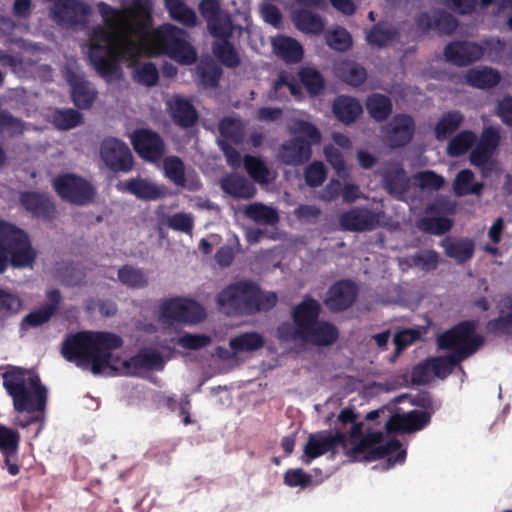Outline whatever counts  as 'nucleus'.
<instances>
[{
	"label": "nucleus",
	"mask_w": 512,
	"mask_h": 512,
	"mask_svg": "<svg viewBox=\"0 0 512 512\" xmlns=\"http://www.w3.org/2000/svg\"><path fill=\"white\" fill-rule=\"evenodd\" d=\"M198 10L213 37H232L233 22L229 14L222 10L219 0H201Z\"/></svg>",
	"instance_id": "obj_11"
},
{
	"label": "nucleus",
	"mask_w": 512,
	"mask_h": 512,
	"mask_svg": "<svg viewBox=\"0 0 512 512\" xmlns=\"http://www.w3.org/2000/svg\"><path fill=\"white\" fill-rule=\"evenodd\" d=\"M221 187L224 192L235 198L251 199L257 192L254 184L238 174H230L223 178Z\"/></svg>",
	"instance_id": "obj_32"
},
{
	"label": "nucleus",
	"mask_w": 512,
	"mask_h": 512,
	"mask_svg": "<svg viewBox=\"0 0 512 512\" xmlns=\"http://www.w3.org/2000/svg\"><path fill=\"white\" fill-rule=\"evenodd\" d=\"M255 284L240 280L225 287L217 296V303L228 315H251Z\"/></svg>",
	"instance_id": "obj_6"
},
{
	"label": "nucleus",
	"mask_w": 512,
	"mask_h": 512,
	"mask_svg": "<svg viewBox=\"0 0 512 512\" xmlns=\"http://www.w3.org/2000/svg\"><path fill=\"white\" fill-rule=\"evenodd\" d=\"M98 11L105 24L93 27L89 34V59L106 80L120 74L121 61L136 62L143 55V46L123 31L128 22L123 11L115 9L105 2L97 4Z\"/></svg>",
	"instance_id": "obj_1"
},
{
	"label": "nucleus",
	"mask_w": 512,
	"mask_h": 512,
	"mask_svg": "<svg viewBox=\"0 0 512 512\" xmlns=\"http://www.w3.org/2000/svg\"><path fill=\"white\" fill-rule=\"evenodd\" d=\"M401 447L402 443L400 440L396 438L390 439L384 444L376 446L375 449L371 451L369 458L378 460L384 457H388L394 452H397V455L394 459L391 457L388 458L389 466H392L396 463H403L406 458V451L401 449Z\"/></svg>",
	"instance_id": "obj_46"
},
{
	"label": "nucleus",
	"mask_w": 512,
	"mask_h": 512,
	"mask_svg": "<svg viewBox=\"0 0 512 512\" xmlns=\"http://www.w3.org/2000/svg\"><path fill=\"white\" fill-rule=\"evenodd\" d=\"M431 422V412L411 410L403 414H394L386 422L388 432L412 433L424 429Z\"/></svg>",
	"instance_id": "obj_19"
},
{
	"label": "nucleus",
	"mask_w": 512,
	"mask_h": 512,
	"mask_svg": "<svg viewBox=\"0 0 512 512\" xmlns=\"http://www.w3.org/2000/svg\"><path fill=\"white\" fill-rule=\"evenodd\" d=\"M218 41L213 44L215 57L227 68H236L240 65L241 59L238 51L230 42L231 37H216Z\"/></svg>",
	"instance_id": "obj_39"
},
{
	"label": "nucleus",
	"mask_w": 512,
	"mask_h": 512,
	"mask_svg": "<svg viewBox=\"0 0 512 512\" xmlns=\"http://www.w3.org/2000/svg\"><path fill=\"white\" fill-rule=\"evenodd\" d=\"M366 109L375 121L384 122L391 115L393 105L388 96L381 93H373L366 99Z\"/></svg>",
	"instance_id": "obj_38"
},
{
	"label": "nucleus",
	"mask_w": 512,
	"mask_h": 512,
	"mask_svg": "<svg viewBox=\"0 0 512 512\" xmlns=\"http://www.w3.org/2000/svg\"><path fill=\"white\" fill-rule=\"evenodd\" d=\"M92 8L83 0H62L52 5L51 19L61 27H85Z\"/></svg>",
	"instance_id": "obj_9"
},
{
	"label": "nucleus",
	"mask_w": 512,
	"mask_h": 512,
	"mask_svg": "<svg viewBox=\"0 0 512 512\" xmlns=\"http://www.w3.org/2000/svg\"><path fill=\"white\" fill-rule=\"evenodd\" d=\"M332 111L337 120L345 125H350L360 117L363 107L356 98L339 95L333 101Z\"/></svg>",
	"instance_id": "obj_28"
},
{
	"label": "nucleus",
	"mask_w": 512,
	"mask_h": 512,
	"mask_svg": "<svg viewBox=\"0 0 512 512\" xmlns=\"http://www.w3.org/2000/svg\"><path fill=\"white\" fill-rule=\"evenodd\" d=\"M298 77L310 95L317 96L323 92L325 79L316 68L310 66L302 67L298 72Z\"/></svg>",
	"instance_id": "obj_45"
},
{
	"label": "nucleus",
	"mask_w": 512,
	"mask_h": 512,
	"mask_svg": "<svg viewBox=\"0 0 512 512\" xmlns=\"http://www.w3.org/2000/svg\"><path fill=\"white\" fill-rule=\"evenodd\" d=\"M47 303L42 305L39 309L34 310L27 314L23 320L22 325L29 327H38L50 320V318L58 311L62 302V295L59 289H51L46 293Z\"/></svg>",
	"instance_id": "obj_24"
},
{
	"label": "nucleus",
	"mask_w": 512,
	"mask_h": 512,
	"mask_svg": "<svg viewBox=\"0 0 512 512\" xmlns=\"http://www.w3.org/2000/svg\"><path fill=\"white\" fill-rule=\"evenodd\" d=\"M474 250V242L469 238L449 242L447 245H445L446 255L450 258H454L458 263L461 264L469 261L473 257Z\"/></svg>",
	"instance_id": "obj_48"
},
{
	"label": "nucleus",
	"mask_w": 512,
	"mask_h": 512,
	"mask_svg": "<svg viewBox=\"0 0 512 512\" xmlns=\"http://www.w3.org/2000/svg\"><path fill=\"white\" fill-rule=\"evenodd\" d=\"M163 169L165 176L176 186L184 182L185 165L180 157L168 156L164 159Z\"/></svg>",
	"instance_id": "obj_54"
},
{
	"label": "nucleus",
	"mask_w": 512,
	"mask_h": 512,
	"mask_svg": "<svg viewBox=\"0 0 512 512\" xmlns=\"http://www.w3.org/2000/svg\"><path fill=\"white\" fill-rule=\"evenodd\" d=\"M295 26L305 33L320 34L324 30L322 18L307 9H301L293 14Z\"/></svg>",
	"instance_id": "obj_43"
},
{
	"label": "nucleus",
	"mask_w": 512,
	"mask_h": 512,
	"mask_svg": "<svg viewBox=\"0 0 512 512\" xmlns=\"http://www.w3.org/2000/svg\"><path fill=\"white\" fill-rule=\"evenodd\" d=\"M82 114L72 108H56L51 113V123L62 131H68L77 127L82 122Z\"/></svg>",
	"instance_id": "obj_44"
},
{
	"label": "nucleus",
	"mask_w": 512,
	"mask_h": 512,
	"mask_svg": "<svg viewBox=\"0 0 512 512\" xmlns=\"http://www.w3.org/2000/svg\"><path fill=\"white\" fill-rule=\"evenodd\" d=\"M100 156L113 172H128L132 169V153L127 144L117 138H107L102 141Z\"/></svg>",
	"instance_id": "obj_14"
},
{
	"label": "nucleus",
	"mask_w": 512,
	"mask_h": 512,
	"mask_svg": "<svg viewBox=\"0 0 512 512\" xmlns=\"http://www.w3.org/2000/svg\"><path fill=\"white\" fill-rule=\"evenodd\" d=\"M161 317L168 323L196 324L205 319L204 308L194 300L174 298L166 300L160 307Z\"/></svg>",
	"instance_id": "obj_10"
},
{
	"label": "nucleus",
	"mask_w": 512,
	"mask_h": 512,
	"mask_svg": "<svg viewBox=\"0 0 512 512\" xmlns=\"http://www.w3.org/2000/svg\"><path fill=\"white\" fill-rule=\"evenodd\" d=\"M339 447L347 448V436L343 432L333 433L330 430H322L309 434L306 443L303 446L301 461L309 465L313 460L330 453L333 458Z\"/></svg>",
	"instance_id": "obj_7"
},
{
	"label": "nucleus",
	"mask_w": 512,
	"mask_h": 512,
	"mask_svg": "<svg viewBox=\"0 0 512 512\" xmlns=\"http://www.w3.org/2000/svg\"><path fill=\"white\" fill-rule=\"evenodd\" d=\"M444 56L448 63L457 67H466L484 56V48L474 41L456 40L445 46Z\"/></svg>",
	"instance_id": "obj_16"
},
{
	"label": "nucleus",
	"mask_w": 512,
	"mask_h": 512,
	"mask_svg": "<svg viewBox=\"0 0 512 512\" xmlns=\"http://www.w3.org/2000/svg\"><path fill=\"white\" fill-rule=\"evenodd\" d=\"M275 54L286 63L295 64L303 58V48L294 38L281 36L273 41Z\"/></svg>",
	"instance_id": "obj_34"
},
{
	"label": "nucleus",
	"mask_w": 512,
	"mask_h": 512,
	"mask_svg": "<svg viewBox=\"0 0 512 512\" xmlns=\"http://www.w3.org/2000/svg\"><path fill=\"white\" fill-rule=\"evenodd\" d=\"M464 121V116L460 111H448L443 113L434 128L435 138L438 141L447 139L458 130Z\"/></svg>",
	"instance_id": "obj_40"
},
{
	"label": "nucleus",
	"mask_w": 512,
	"mask_h": 512,
	"mask_svg": "<svg viewBox=\"0 0 512 512\" xmlns=\"http://www.w3.org/2000/svg\"><path fill=\"white\" fill-rule=\"evenodd\" d=\"M19 443V432L0 424V451L2 454H17Z\"/></svg>",
	"instance_id": "obj_57"
},
{
	"label": "nucleus",
	"mask_w": 512,
	"mask_h": 512,
	"mask_svg": "<svg viewBox=\"0 0 512 512\" xmlns=\"http://www.w3.org/2000/svg\"><path fill=\"white\" fill-rule=\"evenodd\" d=\"M397 27L388 22H378L374 24L366 35L369 45L376 48H383L399 38Z\"/></svg>",
	"instance_id": "obj_31"
},
{
	"label": "nucleus",
	"mask_w": 512,
	"mask_h": 512,
	"mask_svg": "<svg viewBox=\"0 0 512 512\" xmlns=\"http://www.w3.org/2000/svg\"><path fill=\"white\" fill-rule=\"evenodd\" d=\"M253 297L252 314L259 311H269L276 306L278 301L275 292H262L258 284H255V293Z\"/></svg>",
	"instance_id": "obj_62"
},
{
	"label": "nucleus",
	"mask_w": 512,
	"mask_h": 512,
	"mask_svg": "<svg viewBox=\"0 0 512 512\" xmlns=\"http://www.w3.org/2000/svg\"><path fill=\"white\" fill-rule=\"evenodd\" d=\"M219 133L226 140L235 144L242 142L243 130L240 123L230 117L223 118L218 125Z\"/></svg>",
	"instance_id": "obj_59"
},
{
	"label": "nucleus",
	"mask_w": 512,
	"mask_h": 512,
	"mask_svg": "<svg viewBox=\"0 0 512 512\" xmlns=\"http://www.w3.org/2000/svg\"><path fill=\"white\" fill-rule=\"evenodd\" d=\"M184 35L182 29L172 24H164L151 33L150 42L159 53L167 55Z\"/></svg>",
	"instance_id": "obj_27"
},
{
	"label": "nucleus",
	"mask_w": 512,
	"mask_h": 512,
	"mask_svg": "<svg viewBox=\"0 0 512 512\" xmlns=\"http://www.w3.org/2000/svg\"><path fill=\"white\" fill-rule=\"evenodd\" d=\"M501 76L491 67L472 68L465 74L466 83L479 89H489L497 86Z\"/></svg>",
	"instance_id": "obj_35"
},
{
	"label": "nucleus",
	"mask_w": 512,
	"mask_h": 512,
	"mask_svg": "<svg viewBox=\"0 0 512 512\" xmlns=\"http://www.w3.org/2000/svg\"><path fill=\"white\" fill-rule=\"evenodd\" d=\"M164 4L173 20L187 27H194L197 24L195 11L188 7L184 0H164Z\"/></svg>",
	"instance_id": "obj_42"
},
{
	"label": "nucleus",
	"mask_w": 512,
	"mask_h": 512,
	"mask_svg": "<svg viewBox=\"0 0 512 512\" xmlns=\"http://www.w3.org/2000/svg\"><path fill=\"white\" fill-rule=\"evenodd\" d=\"M2 379L3 387L12 398L16 412L34 414L45 411L48 389L37 373L13 366L2 374Z\"/></svg>",
	"instance_id": "obj_3"
},
{
	"label": "nucleus",
	"mask_w": 512,
	"mask_h": 512,
	"mask_svg": "<svg viewBox=\"0 0 512 512\" xmlns=\"http://www.w3.org/2000/svg\"><path fill=\"white\" fill-rule=\"evenodd\" d=\"M245 215L261 225H275L279 221L277 211L262 203H252L246 206Z\"/></svg>",
	"instance_id": "obj_47"
},
{
	"label": "nucleus",
	"mask_w": 512,
	"mask_h": 512,
	"mask_svg": "<svg viewBox=\"0 0 512 512\" xmlns=\"http://www.w3.org/2000/svg\"><path fill=\"white\" fill-rule=\"evenodd\" d=\"M499 143V130L493 126L485 127L469 155L470 163L476 167H484L495 153Z\"/></svg>",
	"instance_id": "obj_20"
},
{
	"label": "nucleus",
	"mask_w": 512,
	"mask_h": 512,
	"mask_svg": "<svg viewBox=\"0 0 512 512\" xmlns=\"http://www.w3.org/2000/svg\"><path fill=\"white\" fill-rule=\"evenodd\" d=\"M125 375L137 376L142 370H162L164 360L158 351L140 350L122 363Z\"/></svg>",
	"instance_id": "obj_22"
},
{
	"label": "nucleus",
	"mask_w": 512,
	"mask_h": 512,
	"mask_svg": "<svg viewBox=\"0 0 512 512\" xmlns=\"http://www.w3.org/2000/svg\"><path fill=\"white\" fill-rule=\"evenodd\" d=\"M478 321L463 320L444 331L437 337V345L441 350H449L451 354L463 356V361L475 354L484 344L485 339L476 333Z\"/></svg>",
	"instance_id": "obj_5"
},
{
	"label": "nucleus",
	"mask_w": 512,
	"mask_h": 512,
	"mask_svg": "<svg viewBox=\"0 0 512 512\" xmlns=\"http://www.w3.org/2000/svg\"><path fill=\"white\" fill-rule=\"evenodd\" d=\"M379 173L382 178L383 187L389 194H402L406 191L408 181L405 170L400 164H392Z\"/></svg>",
	"instance_id": "obj_33"
},
{
	"label": "nucleus",
	"mask_w": 512,
	"mask_h": 512,
	"mask_svg": "<svg viewBox=\"0 0 512 512\" xmlns=\"http://www.w3.org/2000/svg\"><path fill=\"white\" fill-rule=\"evenodd\" d=\"M131 143L135 152L143 160L151 163L160 161L165 154L163 138L150 129H136L131 136Z\"/></svg>",
	"instance_id": "obj_15"
},
{
	"label": "nucleus",
	"mask_w": 512,
	"mask_h": 512,
	"mask_svg": "<svg viewBox=\"0 0 512 512\" xmlns=\"http://www.w3.org/2000/svg\"><path fill=\"white\" fill-rule=\"evenodd\" d=\"M52 186L62 200L74 205H87L95 197V189L91 183L75 174L67 173L57 176Z\"/></svg>",
	"instance_id": "obj_8"
},
{
	"label": "nucleus",
	"mask_w": 512,
	"mask_h": 512,
	"mask_svg": "<svg viewBox=\"0 0 512 512\" xmlns=\"http://www.w3.org/2000/svg\"><path fill=\"white\" fill-rule=\"evenodd\" d=\"M123 339L108 331H80L66 336L62 343V356L78 367L90 365L94 375L101 374L105 369H117L111 364L113 351L123 345Z\"/></svg>",
	"instance_id": "obj_2"
},
{
	"label": "nucleus",
	"mask_w": 512,
	"mask_h": 512,
	"mask_svg": "<svg viewBox=\"0 0 512 512\" xmlns=\"http://www.w3.org/2000/svg\"><path fill=\"white\" fill-rule=\"evenodd\" d=\"M171 59L180 64L190 65L196 62L197 52L194 47L184 39L180 38L178 43L167 54Z\"/></svg>",
	"instance_id": "obj_53"
},
{
	"label": "nucleus",
	"mask_w": 512,
	"mask_h": 512,
	"mask_svg": "<svg viewBox=\"0 0 512 512\" xmlns=\"http://www.w3.org/2000/svg\"><path fill=\"white\" fill-rule=\"evenodd\" d=\"M487 331L496 336H512V312L500 315L487 322Z\"/></svg>",
	"instance_id": "obj_64"
},
{
	"label": "nucleus",
	"mask_w": 512,
	"mask_h": 512,
	"mask_svg": "<svg viewBox=\"0 0 512 512\" xmlns=\"http://www.w3.org/2000/svg\"><path fill=\"white\" fill-rule=\"evenodd\" d=\"M477 136L471 130H463L448 143L447 154L451 157L464 155L475 143Z\"/></svg>",
	"instance_id": "obj_49"
},
{
	"label": "nucleus",
	"mask_w": 512,
	"mask_h": 512,
	"mask_svg": "<svg viewBox=\"0 0 512 512\" xmlns=\"http://www.w3.org/2000/svg\"><path fill=\"white\" fill-rule=\"evenodd\" d=\"M475 175L470 169L459 171L453 181V192L456 196L481 195L484 184L474 182Z\"/></svg>",
	"instance_id": "obj_37"
},
{
	"label": "nucleus",
	"mask_w": 512,
	"mask_h": 512,
	"mask_svg": "<svg viewBox=\"0 0 512 512\" xmlns=\"http://www.w3.org/2000/svg\"><path fill=\"white\" fill-rule=\"evenodd\" d=\"M35 257L27 233L0 220V273L5 272L9 264L15 268L31 266Z\"/></svg>",
	"instance_id": "obj_4"
},
{
	"label": "nucleus",
	"mask_w": 512,
	"mask_h": 512,
	"mask_svg": "<svg viewBox=\"0 0 512 512\" xmlns=\"http://www.w3.org/2000/svg\"><path fill=\"white\" fill-rule=\"evenodd\" d=\"M67 82L71 87V99L74 105L82 110L90 109L97 97V91L82 76L70 74Z\"/></svg>",
	"instance_id": "obj_25"
},
{
	"label": "nucleus",
	"mask_w": 512,
	"mask_h": 512,
	"mask_svg": "<svg viewBox=\"0 0 512 512\" xmlns=\"http://www.w3.org/2000/svg\"><path fill=\"white\" fill-rule=\"evenodd\" d=\"M326 42L333 50L345 52L349 50L353 44L350 33L342 27L328 32L326 35Z\"/></svg>",
	"instance_id": "obj_56"
},
{
	"label": "nucleus",
	"mask_w": 512,
	"mask_h": 512,
	"mask_svg": "<svg viewBox=\"0 0 512 512\" xmlns=\"http://www.w3.org/2000/svg\"><path fill=\"white\" fill-rule=\"evenodd\" d=\"M264 344L263 335L255 331L241 333L229 340V347L234 355L259 350Z\"/></svg>",
	"instance_id": "obj_36"
},
{
	"label": "nucleus",
	"mask_w": 512,
	"mask_h": 512,
	"mask_svg": "<svg viewBox=\"0 0 512 512\" xmlns=\"http://www.w3.org/2000/svg\"><path fill=\"white\" fill-rule=\"evenodd\" d=\"M320 313V303L313 297L306 295L303 300L293 308L291 316L294 324L299 326V330H304L305 332L319 321Z\"/></svg>",
	"instance_id": "obj_26"
},
{
	"label": "nucleus",
	"mask_w": 512,
	"mask_h": 512,
	"mask_svg": "<svg viewBox=\"0 0 512 512\" xmlns=\"http://www.w3.org/2000/svg\"><path fill=\"white\" fill-rule=\"evenodd\" d=\"M124 190L143 200H157L163 195L158 186L141 178L127 180L124 183Z\"/></svg>",
	"instance_id": "obj_41"
},
{
	"label": "nucleus",
	"mask_w": 512,
	"mask_h": 512,
	"mask_svg": "<svg viewBox=\"0 0 512 512\" xmlns=\"http://www.w3.org/2000/svg\"><path fill=\"white\" fill-rule=\"evenodd\" d=\"M19 202L33 218L44 222H52L58 217L56 203L47 192L23 191L19 195Z\"/></svg>",
	"instance_id": "obj_12"
},
{
	"label": "nucleus",
	"mask_w": 512,
	"mask_h": 512,
	"mask_svg": "<svg viewBox=\"0 0 512 512\" xmlns=\"http://www.w3.org/2000/svg\"><path fill=\"white\" fill-rule=\"evenodd\" d=\"M341 78L345 83L353 87H358L366 81L367 71L360 64L354 62L347 63L341 68Z\"/></svg>",
	"instance_id": "obj_58"
},
{
	"label": "nucleus",
	"mask_w": 512,
	"mask_h": 512,
	"mask_svg": "<svg viewBox=\"0 0 512 512\" xmlns=\"http://www.w3.org/2000/svg\"><path fill=\"white\" fill-rule=\"evenodd\" d=\"M383 211H374L366 206H356L343 212L338 219L340 229L349 232H365L376 229Z\"/></svg>",
	"instance_id": "obj_13"
},
{
	"label": "nucleus",
	"mask_w": 512,
	"mask_h": 512,
	"mask_svg": "<svg viewBox=\"0 0 512 512\" xmlns=\"http://www.w3.org/2000/svg\"><path fill=\"white\" fill-rule=\"evenodd\" d=\"M358 296V287L350 279H343L332 284L324 300L325 305L332 312H342L350 308Z\"/></svg>",
	"instance_id": "obj_17"
},
{
	"label": "nucleus",
	"mask_w": 512,
	"mask_h": 512,
	"mask_svg": "<svg viewBox=\"0 0 512 512\" xmlns=\"http://www.w3.org/2000/svg\"><path fill=\"white\" fill-rule=\"evenodd\" d=\"M303 342L311 343L317 346H329L334 344L338 337L337 327L327 321H317L305 332Z\"/></svg>",
	"instance_id": "obj_29"
},
{
	"label": "nucleus",
	"mask_w": 512,
	"mask_h": 512,
	"mask_svg": "<svg viewBox=\"0 0 512 512\" xmlns=\"http://www.w3.org/2000/svg\"><path fill=\"white\" fill-rule=\"evenodd\" d=\"M414 180L416 181L417 185L421 189H429V190H440L444 184L445 179L443 176L437 174L435 171L432 170H425L417 172L413 176Z\"/></svg>",
	"instance_id": "obj_61"
},
{
	"label": "nucleus",
	"mask_w": 512,
	"mask_h": 512,
	"mask_svg": "<svg viewBox=\"0 0 512 512\" xmlns=\"http://www.w3.org/2000/svg\"><path fill=\"white\" fill-rule=\"evenodd\" d=\"M243 163L248 175L257 183L267 184L270 180V171L263 160L257 156L245 155Z\"/></svg>",
	"instance_id": "obj_50"
},
{
	"label": "nucleus",
	"mask_w": 512,
	"mask_h": 512,
	"mask_svg": "<svg viewBox=\"0 0 512 512\" xmlns=\"http://www.w3.org/2000/svg\"><path fill=\"white\" fill-rule=\"evenodd\" d=\"M453 222L447 217H424L420 219L418 227L425 233L442 235L450 231Z\"/></svg>",
	"instance_id": "obj_55"
},
{
	"label": "nucleus",
	"mask_w": 512,
	"mask_h": 512,
	"mask_svg": "<svg viewBox=\"0 0 512 512\" xmlns=\"http://www.w3.org/2000/svg\"><path fill=\"white\" fill-rule=\"evenodd\" d=\"M293 132L296 136H301L308 143H311V146L319 144L322 140L319 129L309 121L297 120L294 124Z\"/></svg>",
	"instance_id": "obj_63"
},
{
	"label": "nucleus",
	"mask_w": 512,
	"mask_h": 512,
	"mask_svg": "<svg viewBox=\"0 0 512 512\" xmlns=\"http://www.w3.org/2000/svg\"><path fill=\"white\" fill-rule=\"evenodd\" d=\"M170 116L175 125L187 129L198 122L199 115L194 105L187 99L177 97L170 105Z\"/></svg>",
	"instance_id": "obj_30"
},
{
	"label": "nucleus",
	"mask_w": 512,
	"mask_h": 512,
	"mask_svg": "<svg viewBox=\"0 0 512 512\" xmlns=\"http://www.w3.org/2000/svg\"><path fill=\"white\" fill-rule=\"evenodd\" d=\"M119 281L130 288H143L148 284L147 277L142 270L130 265H124L118 270Z\"/></svg>",
	"instance_id": "obj_52"
},
{
	"label": "nucleus",
	"mask_w": 512,
	"mask_h": 512,
	"mask_svg": "<svg viewBox=\"0 0 512 512\" xmlns=\"http://www.w3.org/2000/svg\"><path fill=\"white\" fill-rule=\"evenodd\" d=\"M383 440V434L380 431H372L366 433L358 440L350 441L352 447H349L347 441V448L343 449L345 455L352 462H371L376 459H370V453L373 451L377 444H380Z\"/></svg>",
	"instance_id": "obj_23"
},
{
	"label": "nucleus",
	"mask_w": 512,
	"mask_h": 512,
	"mask_svg": "<svg viewBox=\"0 0 512 512\" xmlns=\"http://www.w3.org/2000/svg\"><path fill=\"white\" fill-rule=\"evenodd\" d=\"M305 182L309 187L321 186L327 178V169L323 162L314 161L304 171Z\"/></svg>",
	"instance_id": "obj_60"
},
{
	"label": "nucleus",
	"mask_w": 512,
	"mask_h": 512,
	"mask_svg": "<svg viewBox=\"0 0 512 512\" xmlns=\"http://www.w3.org/2000/svg\"><path fill=\"white\" fill-rule=\"evenodd\" d=\"M415 133V121L408 114H396L385 130V143L391 148L406 146Z\"/></svg>",
	"instance_id": "obj_18"
},
{
	"label": "nucleus",
	"mask_w": 512,
	"mask_h": 512,
	"mask_svg": "<svg viewBox=\"0 0 512 512\" xmlns=\"http://www.w3.org/2000/svg\"><path fill=\"white\" fill-rule=\"evenodd\" d=\"M311 156V143H308L301 136H295L285 141L278 151L279 161L289 166L303 165L310 160Z\"/></svg>",
	"instance_id": "obj_21"
},
{
	"label": "nucleus",
	"mask_w": 512,
	"mask_h": 512,
	"mask_svg": "<svg viewBox=\"0 0 512 512\" xmlns=\"http://www.w3.org/2000/svg\"><path fill=\"white\" fill-rule=\"evenodd\" d=\"M429 361L431 370L435 374V376L439 378H444L449 375L453 369L463 361V356L459 357L457 355L448 354L445 356H438L435 358H431Z\"/></svg>",
	"instance_id": "obj_51"
}]
</instances>
